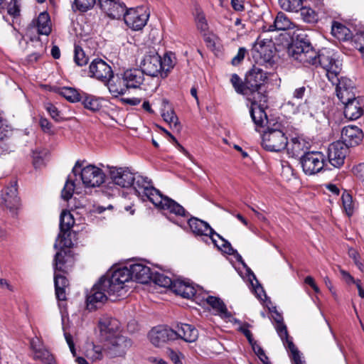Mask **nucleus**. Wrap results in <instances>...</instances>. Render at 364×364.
<instances>
[{"label": "nucleus", "instance_id": "obj_9", "mask_svg": "<svg viewBox=\"0 0 364 364\" xmlns=\"http://www.w3.org/2000/svg\"><path fill=\"white\" fill-rule=\"evenodd\" d=\"M318 65H320L326 71V75L331 83H335L338 81V75H339L341 70V64L333 57L331 50H323L318 53V58L315 66Z\"/></svg>", "mask_w": 364, "mask_h": 364}, {"label": "nucleus", "instance_id": "obj_10", "mask_svg": "<svg viewBox=\"0 0 364 364\" xmlns=\"http://www.w3.org/2000/svg\"><path fill=\"white\" fill-rule=\"evenodd\" d=\"M64 256L63 255L62 252H58L55 254L54 258V284L56 297L58 300L60 301L66 300L65 289L68 286V280L66 279L65 277L57 273V271L64 272Z\"/></svg>", "mask_w": 364, "mask_h": 364}, {"label": "nucleus", "instance_id": "obj_41", "mask_svg": "<svg viewBox=\"0 0 364 364\" xmlns=\"http://www.w3.org/2000/svg\"><path fill=\"white\" fill-rule=\"evenodd\" d=\"M59 93L68 101L73 103L80 102L82 98V93L81 94L78 90L73 87H64L60 89Z\"/></svg>", "mask_w": 364, "mask_h": 364}, {"label": "nucleus", "instance_id": "obj_2", "mask_svg": "<svg viewBox=\"0 0 364 364\" xmlns=\"http://www.w3.org/2000/svg\"><path fill=\"white\" fill-rule=\"evenodd\" d=\"M83 165L84 161H77L72 169V173L75 178L77 176H80L85 187H99L105 182V174L102 169L95 165L90 164L85 166ZM75 186L73 176L69 175L61 193V196L65 200H68L71 198Z\"/></svg>", "mask_w": 364, "mask_h": 364}, {"label": "nucleus", "instance_id": "obj_57", "mask_svg": "<svg viewBox=\"0 0 364 364\" xmlns=\"http://www.w3.org/2000/svg\"><path fill=\"white\" fill-rule=\"evenodd\" d=\"M46 109L50 114V117L55 121L59 122L62 119L60 112L58 111L55 105L48 103L46 105Z\"/></svg>", "mask_w": 364, "mask_h": 364}, {"label": "nucleus", "instance_id": "obj_1", "mask_svg": "<svg viewBox=\"0 0 364 364\" xmlns=\"http://www.w3.org/2000/svg\"><path fill=\"white\" fill-rule=\"evenodd\" d=\"M133 187L136 195L142 200H149L156 207L167 210L176 215L186 216V211L180 204L171 198L164 196L155 188L152 181L147 177L136 173Z\"/></svg>", "mask_w": 364, "mask_h": 364}, {"label": "nucleus", "instance_id": "obj_52", "mask_svg": "<svg viewBox=\"0 0 364 364\" xmlns=\"http://www.w3.org/2000/svg\"><path fill=\"white\" fill-rule=\"evenodd\" d=\"M196 22L197 28L201 31H205L208 30V25L206 21L205 15L200 9L196 10Z\"/></svg>", "mask_w": 364, "mask_h": 364}, {"label": "nucleus", "instance_id": "obj_43", "mask_svg": "<svg viewBox=\"0 0 364 364\" xmlns=\"http://www.w3.org/2000/svg\"><path fill=\"white\" fill-rule=\"evenodd\" d=\"M75 223L72 214L68 211H63L60 218V232H68Z\"/></svg>", "mask_w": 364, "mask_h": 364}, {"label": "nucleus", "instance_id": "obj_46", "mask_svg": "<svg viewBox=\"0 0 364 364\" xmlns=\"http://www.w3.org/2000/svg\"><path fill=\"white\" fill-rule=\"evenodd\" d=\"M156 284L162 287H170L172 289L173 281L161 273H153L151 279Z\"/></svg>", "mask_w": 364, "mask_h": 364}, {"label": "nucleus", "instance_id": "obj_4", "mask_svg": "<svg viewBox=\"0 0 364 364\" xmlns=\"http://www.w3.org/2000/svg\"><path fill=\"white\" fill-rule=\"evenodd\" d=\"M112 272H108L102 277L99 282L95 284L87 295V307L89 310H95L103 304L108 296H120L123 295L121 289L114 288V282ZM117 284V282H114Z\"/></svg>", "mask_w": 364, "mask_h": 364}, {"label": "nucleus", "instance_id": "obj_22", "mask_svg": "<svg viewBox=\"0 0 364 364\" xmlns=\"http://www.w3.org/2000/svg\"><path fill=\"white\" fill-rule=\"evenodd\" d=\"M150 341L155 346L159 347L168 341L176 340V334L173 328L158 326L149 332Z\"/></svg>", "mask_w": 364, "mask_h": 364}, {"label": "nucleus", "instance_id": "obj_50", "mask_svg": "<svg viewBox=\"0 0 364 364\" xmlns=\"http://www.w3.org/2000/svg\"><path fill=\"white\" fill-rule=\"evenodd\" d=\"M105 354L104 346L93 345L92 348L87 351V355L93 361L101 360Z\"/></svg>", "mask_w": 364, "mask_h": 364}, {"label": "nucleus", "instance_id": "obj_56", "mask_svg": "<svg viewBox=\"0 0 364 364\" xmlns=\"http://www.w3.org/2000/svg\"><path fill=\"white\" fill-rule=\"evenodd\" d=\"M218 238H219L222 241L221 248H223V250L228 253V255H235L237 253V250L233 249L231 244L225 238H223L220 234L217 233L214 234Z\"/></svg>", "mask_w": 364, "mask_h": 364}, {"label": "nucleus", "instance_id": "obj_18", "mask_svg": "<svg viewBox=\"0 0 364 364\" xmlns=\"http://www.w3.org/2000/svg\"><path fill=\"white\" fill-rule=\"evenodd\" d=\"M344 105V116L349 120H356L364 114V97L358 96Z\"/></svg>", "mask_w": 364, "mask_h": 364}, {"label": "nucleus", "instance_id": "obj_34", "mask_svg": "<svg viewBox=\"0 0 364 364\" xmlns=\"http://www.w3.org/2000/svg\"><path fill=\"white\" fill-rule=\"evenodd\" d=\"M206 302L208 304L223 318H230L232 315L228 311V309L224 302L218 297L208 296L206 298Z\"/></svg>", "mask_w": 364, "mask_h": 364}, {"label": "nucleus", "instance_id": "obj_48", "mask_svg": "<svg viewBox=\"0 0 364 364\" xmlns=\"http://www.w3.org/2000/svg\"><path fill=\"white\" fill-rule=\"evenodd\" d=\"M353 46L361 53H364V31H358L351 39Z\"/></svg>", "mask_w": 364, "mask_h": 364}, {"label": "nucleus", "instance_id": "obj_8", "mask_svg": "<svg viewBox=\"0 0 364 364\" xmlns=\"http://www.w3.org/2000/svg\"><path fill=\"white\" fill-rule=\"evenodd\" d=\"M250 53L257 64L272 65L274 63V47L271 41L257 39Z\"/></svg>", "mask_w": 364, "mask_h": 364}, {"label": "nucleus", "instance_id": "obj_49", "mask_svg": "<svg viewBox=\"0 0 364 364\" xmlns=\"http://www.w3.org/2000/svg\"><path fill=\"white\" fill-rule=\"evenodd\" d=\"M343 208L348 215V216L352 215L353 213V199L352 196L348 193L344 192L341 197Z\"/></svg>", "mask_w": 364, "mask_h": 364}, {"label": "nucleus", "instance_id": "obj_20", "mask_svg": "<svg viewBox=\"0 0 364 364\" xmlns=\"http://www.w3.org/2000/svg\"><path fill=\"white\" fill-rule=\"evenodd\" d=\"M90 77L105 83L111 77H113L112 68L102 59H95L90 65Z\"/></svg>", "mask_w": 364, "mask_h": 364}, {"label": "nucleus", "instance_id": "obj_13", "mask_svg": "<svg viewBox=\"0 0 364 364\" xmlns=\"http://www.w3.org/2000/svg\"><path fill=\"white\" fill-rule=\"evenodd\" d=\"M104 343L105 355L109 358L124 356L132 346L131 341L123 336H115Z\"/></svg>", "mask_w": 364, "mask_h": 364}, {"label": "nucleus", "instance_id": "obj_40", "mask_svg": "<svg viewBox=\"0 0 364 364\" xmlns=\"http://www.w3.org/2000/svg\"><path fill=\"white\" fill-rule=\"evenodd\" d=\"M292 23L287 16L279 12L274 19V24L270 28L274 27L275 30L285 31L291 28Z\"/></svg>", "mask_w": 364, "mask_h": 364}, {"label": "nucleus", "instance_id": "obj_35", "mask_svg": "<svg viewBox=\"0 0 364 364\" xmlns=\"http://www.w3.org/2000/svg\"><path fill=\"white\" fill-rule=\"evenodd\" d=\"M37 31L41 35L48 36L51 32L50 16L48 13L42 12L39 14L36 21H33Z\"/></svg>", "mask_w": 364, "mask_h": 364}, {"label": "nucleus", "instance_id": "obj_32", "mask_svg": "<svg viewBox=\"0 0 364 364\" xmlns=\"http://www.w3.org/2000/svg\"><path fill=\"white\" fill-rule=\"evenodd\" d=\"M128 88H139L144 80V73L141 68L129 69L122 73Z\"/></svg>", "mask_w": 364, "mask_h": 364}, {"label": "nucleus", "instance_id": "obj_14", "mask_svg": "<svg viewBox=\"0 0 364 364\" xmlns=\"http://www.w3.org/2000/svg\"><path fill=\"white\" fill-rule=\"evenodd\" d=\"M1 200V205L9 210L13 217L16 216L21 206L16 181L11 182L2 190Z\"/></svg>", "mask_w": 364, "mask_h": 364}, {"label": "nucleus", "instance_id": "obj_7", "mask_svg": "<svg viewBox=\"0 0 364 364\" xmlns=\"http://www.w3.org/2000/svg\"><path fill=\"white\" fill-rule=\"evenodd\" d=\"M289 55L305 66L316 65L318 52L309 43L299 41L288 48Z\"/></svg>", "mask_w": 364, "mask_h": 364}, {"label": "nucleus", "instance_id": "obj_36", "mask_svg": "<svg viewBox=\"0 0 364 364\" xmlns=\"http://www.w3.org/2000/svg\"><path fill=\"white\" fill-rule=\"evenodd\" d=\"M264 107L259 105L251 106L250 112L252 119L256 127H264L267 122V116L264 110Z\"/></svg>", "mask_w": 364, "mask_h": 364}, {"label": "nucleus", "instance_id": "obj_29", "mask_svg": "<svg viewBox=\"0 0 364 364\" xmlns=\"http://www.w3.org/2000/svg\"><path fill=\"white\" fill-rule=\"evenodd\" d=\"M171 290L177 295L186 299H191L196 293L195 286L189 280L176 279Z\"/></svg>", "mask_w": 364, "mask_h": 364}, {"label": "nucleus", "instance_id": "obj_27", "mask_svg": "<svg viewBox=\"0 0 364 364\" xmlns=\"http://www.w3.org/2000/svg\"><path fill=\"white\" fill-rule=\"evenodd\" d=\"M31 347L33 353V358L40 360L45 364H54L55 359L50 353L46 350L41 340L35 337L31 341Z\"/></svg>", "mask_w": 364, "mask_h": 364}, {"label": "nucleus", "instance_id": "obj_25", "mask_svg": "<svg viewBox=\"0 0 364 364\" xmlns=\"http://www.w3.org/2000/svg\"><path fill=\"white\" fill-rule=\"evenodd\" d=\"M342 143L348 146L358 145L363 139V133L361 129L357 126L348 125L343 128L341 132Z\"/></svg>", "mask_w": 364, "mask_h": 364}, {"label": "nucleus", "instance_id": "obj_11", "mask_svg": "<svg viewBox=\"0 0 364 364\" xmlns=\"http://www.w3.org/2000/svg\"><path fill=\"white\" fill-rule=\"evenodd\" d=\"M149 12L144 6L130 8L127 9L124 16L126 25L134 31L142 29L147 23Z\"/></svg>", "mask_w": 364, "mask_h": 364}, {"label": "nucleus", "instance_id": "obj_21", "mask_svg": "<svg viewBox=\"0 0 364 364\" xmlns=\"http://www.w3.org/2000/svg\"><path fill=\"white\" fill-rule=\"evenodd\" d=\"M101 9L111 18L124 17L127 7L120 0H99Z\"/></svg>", "mask_w": 364, "mask_h": 364}, {"label": "nucleus", "instance_id": "obj_6", "mask_svg": "<svg viewBox=\"0 0 364 364\" xmlns=\"http://www.w3.org/2000/svg\"><path fill=\"white\" fill-rule=\"evenodd\" d=\"M287 144V137L280 124L268 127L262 134V145L267 151L279 152L285 149Z\"/></svg>", "mask_w": 364, "mask_h": 364}, {"label": "nucleus", "instance_id": "obj_37", "mask_svg": "<svg viewBox=\"0 0 364 364\" xmlns=\"http://www.w3.org/2000/svg\"><path fill=\"white\" fill-rule=\"evenodd\" d=\"M331 33L339 41H351L353 36L348 28L337 21L333 22Z\"/></svg>", "mask_w": 364, "mask_h": 364}, {"label": "nucleus", "instance_id": "obj_30", "mask_svg": "<svg viewBox=\"0 0 364 364\" xmlns=\"http://www.w3.org/2000/svg\"><path fill=\"white\" fill-rule=\"evenodd\" d=\"M176 339L181 338L187 343L195 342L198 337V330L188 323L177 324L173 329Z\"/></svg>", "mask_w": 364, "mask_h": 364}, {"label": "nucleus", "instance_id": "obj_61", "mask_svg": "<svg viewBox=\"0 0 364 364\" xmlns=\"http://www.w3.org/2000/svg\"><path fill=\"white\" fill-rule=\"evenodd\" d=\"M306 92V87L305 86L299 87L294 90L292 97L294 100H302L304 97Z\"/></svg>", "mask_w": 364, "mask_h": 364}, {"label": "nucleus", "instance_id": "obj_26", "mask_svg": "<svg viewBox=\"0 0 364 364\" xmlns=\"http://www.w3.org/2000/svg\"><path fill=\"white\" fill-rule=\"evenodd\" d=\"M188 225L195 235L209 237L212 242L217 245L216 240L213 238L214 234H216V232L207 222L197 218H191L188 220Z\"/></svg>", "mask_w": 364, "mask_h": 364}, {"label": "nucleus", "instance_id": "obj_16", "mask_svg": "<svg viewBox=\"0 0 364 364\" xmlns=\"http://www.w3.org/2000/svg\"><path fill=\"white\" fill-rule=\"evenodd\" d=\"M136 173H132L128 168L112 167L109 176L112 181L122 188H129L133 185Z\"/></svg>", "mask_w": 364, "mask_h": 364}, {"label": "nucleus", "instance_id": "obj_53", "mask_svg": "<svg viewBox=\"0 0 364 364\" xmlns=\"http://www.w3.org/2000/svg\"><path fill=\"white\" fill-rule=\"evenodd\" d=\"M96 3V0H75L76 9L82 12H85L92 9Z\"/></svg>", "mask_w": 364, "mask_h": 364}, {"label": "nucleus", "instance_id": "obj_54", "mask_svg": "<svg viewBox=\"0 0 364 364\" xmlns=\"http://www.w3.org/2000/svg\"><path fill=\"white\" fill-rule=\"evenodd\" d=\"M7 12L14 17L18 16L20 14L19 0H11L7 6Z\"/></svg>", "mask_w": 364, "mask_h": 364}, {"label": "nucleus", "instance_id": "obj_55", "mask_svg": "<svg viewBox=\"0 0 364 364\" xmlns=\"http://www.w3.org/2000/svg\"><path fill=\"white\" fill-rule=\"evenodd\" d=\"M252 349L254 352L257 355L260 360L264 364H269V359L268 357L265 355L264 351L263 349L257 343L256 341L253 342L252 344H251Z\"/></svg>", "mask_w": 364, "mask_h": 364}, {"label": "nucleus", "instance_id": "obj_19", "mask_svg": "<svg viewBox=\"0 0 364 364\" xmlns=\"http://www.w3.org/2000/svg\"><path fill=\"white\" fill-rule=\"evenodd\" d=\"M333 85H336V95L342 103L346 102L355 97V87L353 81L347 77L338 76V81Z\"/></svg>", "mask_w": 364, "mask_h": 364}, {"label": "nucleus", "instance_id": "obj_17", "mask_svg": "<svg viewBox=\"0 0 364 364\" xmlns=\"http://www.w3.org/2000/svg\"><path fill=\"white\" fill-rule=\"evenodd\" d=\"M98 327L100 340L104 342L118 336L119 322L116 318L103 316L99 321Z\"/></svg>", "mask_w": 364, "mask_h": 364}, {"label": "nucleus", "instance_id": "obj_23", "mask_svg": "<svg viewBox=\"0 0 364 364\" xmlns=\"http://www.w3.org/2000/svg\"><path fill=\"white\" fill-rule=\"evenodd\" d=\"M347 149V147L341 141L331 144L328 149L329 163L336 168L341 166L344 163Z\"/></svg>", "mask_w": 364, "mask_h": 364}, {"label": "nucleus", "instance_id": "obj_51", "mask_svg": "<svg viewBox=\"0 0 364 364\" xmlns=\"http://www.w3.org/2000/svg\"><path fill=\"white\" fill-rule=\"evenodd\" d=\"M74 60L78 66L85 65L88 62V58L85 55L83 50L79 47H75Z\"/></svg>", "mask_w": 364, "mask_h": 364}, {"label": "nucleus", "instance_id": "obj_28", "mask_svg": "<svg viewBox=\"0 0 364 364\" xmlns=\"http://www.w3.org/2000/svg\"><path fill=\"white\" fill-rule=\"evenodd\" d=\"M110 94L114 97L124 95L129 89L122 74L111 77L105 82Z\"/></svg>", "mask_w": 364, "mask_h": 364}, {"label": "nucleus", "instance_id": "obj_58", "mask_svg": "<svg viewBox=\"0 0 364 364\" xmlns=\"http://www.w3.org/2000/svg\"><path fill=\"white\" fill-rule=\"evenodd\" d=\"M348 255H349V257L353 259L354 263L357 266V267L361 272H363L364 271V265L359 259V254L358 253V252L353 249H350L348 251Z\"/></svg>", "mask_w": 364, "mask_h": 364}, {"label": "nucleus", "instance_id": "obj_3", "mask_svg": "<svg viewBox=\"0 0 364 364\" xmlns=\"http://www.w3.org/2000/svg\"><path fill=\"white\" fill-rule=\"evenodd\" d=\"M111 272L112 274L111 282H117V284H113L114 288L121 289L123 293L126 292L125 284L129 280L133 279L141 284H146L153 277L151 268L142 263L132 264Z\"/></svg>", "mask_w": 364, "mask_h": 364}, {"label": "nucleus", "instance_id": "obj_31", "mask_svg": "<svg viewBox=\"0 0 364 364\" xmlns=\"http://www.w3.org/2000/svg\"><path fill=\"white\" fill-rule=\"evenodd\" d=\"M310 142L302 136H296L291 139L288 152L293 157H301L303 154L307 153L310 149Z\"/></svg>", "mask_w": 364, "mask_h": 364}, {"label": "nucleus", "instance_id": "obj_5", "mask_svg": "<svg viewBox=\"0 0 364 364\" xmlns=\"http://www.w3.org/2000/svg\"><path fill=\"white\" fill-rule=\"evenodd\" d=\"M137 61L144 74L162 78L161 57L154 48L148 47L141 48Z\"/></svg>", "mask_w": 364, "mask_h": 364}, {"label": "nucleus", "instance_id": "obj_39", "mask_svg": "<svg viewBox=\"0 0 364 364\" xmlns=\"http://www.w3.org/2000/svg\"><path fill=\"white\" fill-rule=\"evenodd\" d=\"M261 89H256L255 90H250L249 95H246L247 100L251 101V106L256 107L257 105H259L261 107L266 106V103L267 101V96L260 91Z\"/></svg>", "mask_w": 364, "mask_h": 364}, {"label": "nucleus", "instance_id": "obj_45", "mask_svg": "<svg viewBox=\"0 0 364 364\" xmlns=\"http://www.w3.org/2000/svg\"><path fill=\"white\" fill-rule=\"evenodd\" d=\"M230 82L234 87L235 91L243 95H248V90L246 87V81L243 83L240 77L237 74H233L231 76Z\"/></svg>", "mask_w": 364, "mask_h": 364}, {"label": "nucleus", "instance_id": "obj_60", "mask_svg": "<svg viewBox=\"0 0 364 364\" xmlns=\"http://www.w3.org/2000/svg\"><path fill=\"white\" fill-rule=\"evenodd\" d=\"M249 327L250 324H248L247 323H245L240 327V331L245 336L249 343L250 344H252V343L255 342V341H254L252 338V334L249 330Z\"/></svg>", "mask_w": 364, "mask_h": 364}, {"label": "nucleus", "instance_id": "obj_24", "mask_svg": "<svg viewBox=\"0 0 364 364\" xmlns=\"http://www.w3.org/2000/svg\"><path fill=\"white\" fill-rule=\"evenodd\" d=\"M267 78L266 72L259 67L253 66L245 76L246 87L248 90V92L250 90L261 89Z\"/></svg>", "mask_w": 364, "mask_h": 364}, {"label": "nucleus", "instance_id": "obj_44", "mask_svg": "<svg viewBox=\"0 0 364 364\" xmlns=\"http://www.w3.org/2000/svg\"><path fill=\"white\" fill-rule=\"evenodd\" d=\"M301 18L309 23H315L318 21V14L311 8L303 6L299 9Z\"/></svg>", "mask_w": 364, "mask_h": 364}, {"label": "nucleus", "instance_id": "obj_59", "mask_svg": "<svg viewBox=\"0 0 364 364\" xmlns=\"http://www.w3.org/2000/svg\"><path fill=\"white\" fill-rule=\"evenodd\" d=\"M246 53L247 50L245 48H240L237 55L232 59V64L233 65H237L240 64L241 62L244 60Z\"/></svg>", "mask_w": 364, "mask_h": 364}, {"label": "nucleus", "instance_id": "obj_47", "mask_svg": "<svg viewBox=\"0 0 364 364\" xmlns=\"http://www.w3.org/2000/svg\"><path fill=\"white\" fill-rule=\"evenodd\" d=\"M70 234L68 232H60L58 237L55 241L54 245V247L57 249L60 247V249L63 247H70L73 245V242L69 238Z\"/></svg>", "mask_w": 364, "mask_h": 364}, {"label": "nucleus", "instance_id": "obj_33", "mask_svg": "<svg viewBox=\"0 0 364 364\" xmlns=\"http://www.w3.org/2000/svg\"><path fill=\"white\" fill-rule=\"evenodd\" d=\"M161 116L164 120L170 125L171 128L176 132L181 130V126L178 119L166 100H163L162 101Z\"/></svg>", "mask_w": 364, "mask_h": 364}, {"label": "nucleus", "instance_id": "obj_64", "mask_svg": "<svg viewBox=\"0 0 364 364\" xmlns=\"http://www.w3.org/2000/svg\"><path fill=\"white\" fill-rule=\"evenodd\" d=\"M231 6L236 11H242L245 9L244 0H231Z\"/></svg>", "mask_w": 364, "mask_h": 364}, {"label": "nucleus", "instance_id": "obj_38", "mask_svg": "<svg viewBox=\"0 0 364 364\" xmlns=\"http://www.w3.org/2000/svg\"><path fill=\"white\" fill-rule=\"evenodd\" d=\"M176 64V58L173 53L167 52L161 58L162 78H166Z\"/></svg>", "mask_w": 364, "mask_h": 364}, {"label": "nucleus", "instance_id": "obj_63", "mask_svg": "<svg viewBox=\"0 0 364 364\" xmlns=\"http://www.w3.org/2000/svg\"><path fill=\"white\" fill-rule=\"evenodd\" d=\"M339 272H340V274L342 277V279L348 284H355L357 280H355L351 275L350 274L343 269H339Z\"/></svg>", "mask_w": 364, "mask_h": 364}, {"label": "nucleus", "instance_id": "obj_12", "mask_svg": "<svg viewBox=\"0 0 364 364\" xmlns=\"http://www.w3.org/2000/svg\"><path fill=\"white\" fill-rule=\"evenodd\" d=\"M300 163L306 175H314L323 169L325 156L320 151H308L301 156Z\"/></svg>", "mask_w": 364, "mask_h": 364}, {"label": "nucleus", "instance_id": "obj_62", "mask_svg": "<svg viewBox=\"0 0 364 364\" xmlns=\"http://www.w3.org/2000/svg\"><path fill=\"white\" fill-rule=\"evenodd\" d=\"M167 353L174 364H183L181 360V357L182 356L181 353H177L172 349H168Z\"/></svg>", "mask_w": 364, "mask_h": 364}, {"label": "nucleus", "instance_id": "obj_42", "mask_svg": "<svg viewBox=\"0 0 364 364\" xmlns=\"http://www.w3.org/2000/svg\"><path fill=\"white\" fill-rule=\"evenodd\" d=\"M82 102L85 108L90 109L93 112H96L100 109L101 104L98 99L92 95H88L86 93L82 92Z\"/></svg>", "mask_w": 364, "mask_h": 364}, {"label": "nucleus", "instance_id": "obj_15", "mask_svg": "<svg viewBox=\"0 0 364 364\" xmlns=\"http://www.w3.org/2000/svg\"><path fill=\"white\" fill-rule=\"evenodd\" d=\"M275 329L284 346L287 348L291 353L290 358L292 364H305V361L301 359L297 348L292 341L289 339L287 326L284 323H277L275 325Z\"/></svg>", "mask_w": 364, "mask_h": 364}]
</instances>
